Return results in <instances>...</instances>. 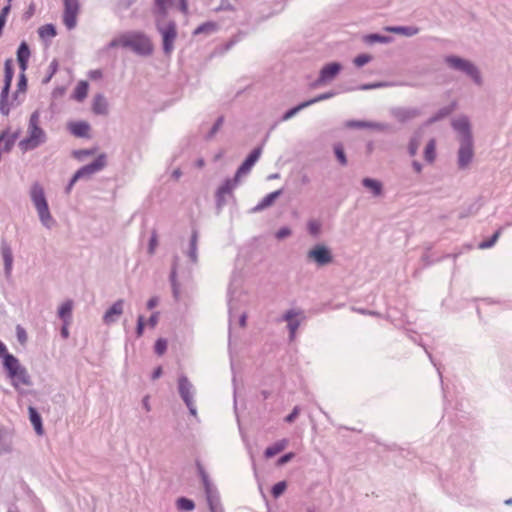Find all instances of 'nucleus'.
I'll use <instances>...</instances> for the list:
<instances>
[{
	"instance_id": "nucleus-27",
	"label": "nucleus",
	"mask_w": 512,
	"mask_h": 512,
	"mask_svg": "<svg viewBox=\"0 0 512 512\" xmlns=\"http://www.w3.org/2000/svg\"><path fill=\"white\" fill-rule=\"evenodd\" d=\"M361 184L364 188L369 190L374 197H380L384 193L383 183L375 178L364 177L361 180Z\"/></svg>"
},
{
	"instance_id": "nucleus-5",
	"label": "nucleus",
	"mask_w": 512,
	"mask_h": 512,
	"mask_svg": "<svg viewBox=\"0 0 512 512\" xmlns=\"http://www.w3.org/2000/svg\"><path fill=\"white\" fill-rule=\"evenodd\" d=\"M155 27L161 36L162 51L165 56H170L174 50V44L178 36L177 24L174 20H155Z\"/></svg>"
},
{
	"instance_id": "nucleus-35",
	"label": "nucleus",
	"mask_w": 512,
	"mask_h": 512,
	"mask_svg": "<svg viewBox=\"0 0 512 512\" xmlns=\"http://www.w3.org/2000/svg\"><path fill=\"white\" fill-rule=\"evenodd\" d=\"M92 111L95 115L108 114V102L103 94L98 93L94 96L92 102Z\"/></svg>"
},
{
	"instance_id": "nucleus-13",
	"label": "nucleus",
	"mask_w": 512,
	"mask_h": 512,
	"mask_svg": "<svg viewBox=\"0 0 512 512\" xmlns=\"http://www.w3.org/2000/svg\"><path fill=\"white\" fill-rule=\"evenodd\" d=\"M21 135V130L17 129L12 132L11 127L7 126L6 128L0 131V152L2 153H10L15 146L16 141L19 139Z\"/></svg>"
},
{
	"instance_id": "nucleus-31",
	"label": "nucleus",
	"mask_w": 512,
	"mask_h": 512,
	"mask_svg": "<svg viewBox=\"0 0 512 512\" xmlns=\"http://www.w3.org/2000/svg\"><path fill=\"white\" fill-rule=\"evenodd\" d=\"M74 302L67 299L58 307L57 316L62 322H72Z\"/></svg>"
},
{
	"instance_id": "nucleus-40",
	"label": "nucleus",
	"mask_w": 512,
	"mask_h": 512,
	"mask_svg": "<svg viewBox=\"0 0 512 512\" xmlns=\"http://www.w3.org/2000/svg\"><path fill=\"white\" fill-rule=\"evenodd\" d=\"M175 506L179 512H191L196 507L194 500L186 496L178 497L175 501Z\"/></svg>"
},
{
	"instance_id": "nucleus-60",
	"label": "nucleus",
	"mask_w": 512,
	"mask_h": 512,
	"mask_svg": "<svg viewBox=\"0 0 512 512\" xmlns=\"http://www.w3.org/2000/svg\"><path fill=\"white\" fill-rule=\"evenodd\" d=\"M16 89H18V92H22V94H25L27 92L28 78L26 76V73H19Z\"/></svg>"
},
{
	"instance_id": "nucleus-56",
	"label": "nucleus",
	"mask_w": 512,
	"mask_h": 512,
	"mask_svg": "<svg viewBox=\"0 0 512 512\" xmlns=\"http://www.w3.org/2000/svg\"><path fill=\"white\" fill-rule=\"evenodd\" d=\"M126 32L120 34L118 37L113 38L106 46L105 50L114 49L117 47L125 48Z\"/></svg>"
},
{
	"instance_id": "nucleus-38",
	"label": "nucleus",
	"mask_w": 512,
	"mask_h": 512,
	"mask_svg": "<svg viewBox=\"0 0 512 512\" xmlns=\"http://www.w3.org/2000/svg\"><path fill=\"white\" fill-rule=\"evenodd\" d=\"M423 157L424 160L428 164L434 163L437 157V151H436V140L434 138L430 139L427 144L425 145L424 151H423Z\"/></svg>"
},
{
	"instance_id": "nucleus-28",
	"label": "nucleus",
	"mask_w": 512,
	"mask_h": 512,
	"mask_svg": "<svg viewBox=\"0 0 512 512\" xmlns=\"http://www.w3.org/2000/svg\"><path fill=\"white\" fill-rule=\"evenodd\" d=\"M384 30L389 33H393V34H397V35H401V36H405V37H412L419 33L420 28L417 26L392 25V26L384 27Z\"/></svg>"
},
{
	"instance_id": "nucleus-12",
	"label": "nucleus",
	"mask_w": 512,
	"mask_h": 512,
	"mask_svg": "<svg viewBox=\"0 0 512 512\" xmlns=\"http://www.w3.org/2000/svg\"><path fill=\"white\" fill-rule=\"evenodd\" d=\"M457 164L459 169H465L474 157V139L459 141Z\"/></svg>"
},
{
	"instance_id": "nucleus-9",
	"label": "nucleus",
	"mask_w": 512,
	"mask_h": 512,
	"mask_svg": "<svg viewBox=\"0 0 512 512\" xmlns=\"http://www.w3.org/2000/svg\"><path fill=\"white\" fill-rule=\"evenodd\" d=\"M107 166V155L102 152L98 154L94 160L90 163L85 164L78 168L72 175L77 178V180L88 179L93 174L102 171Z\"/></svg>"
},
{
	"instance_id": "nucleus-47",
	"label": "nucleus",
	"mask_w": 512,
	"mask_h": 512,
	"mask_svg": "<svg viewBox=\"0 0 512 512\" xmlns=\"http://www.w3.org/2000/svg\"><path fill=\"white\" fill-rule=\"evenodd\" d=\"M308 234L313 238H318L322 233V223L317 219H309L306 224Z\"/></svg>"
},
{
	"instance_id": "nucleus-18",
	"label": "nucleus",
	"mask_w": 512,
	"mask_h": 512,
	"mask_svg": "<svg viewBox=\"0 0 512 512\" xmlns=\"http://www.w3.org/2000/svg\"><path fill=\"white\" fill-rule=\"evenodd\" d=\"M452 127L460 134L459 141L473 139L471 123L468 117L462 116L453 120Z\"/></svg>"
},
{
	"instance_id": "nucleus-39",
	"label": "nucleus",
	"mask_w": 512,
	"mask_h": 512,
	"mask_svg": "<svg viewBox=\"0 0 512 512\" xmlns=\"http://www.w3.org/2000/svg\"><path fill=\"white\" fill-rule=\"evenodd\" d=\"M308 102L302 101L299 102L297 105L290 107L287 109L280 117V122H285L290 119H292L294 116H296L300 111L304 110L305 108H308Z\"/></svg>"
},
{
	"instance_id": "nucleus-42",
	"label": "nucleus",
	"mask_w": 512,
	"mask_h": 512,
	"mask_svg": "<svg viewBox=\"0 0 512 512\" xmlns=\"http://www.w3.org/2000/svg\"><path fill=\"white\" fill-rule=\"evenodd\" d=\"M218 30V24L215 21H206L198 25L194 31L193 35H200V34H211L213 32H216Z\"/></svg>"
},
{
	"instance_id": "nucleus-17",
	"label": "nucleus",
	"mask_w": 512,
	"mask_h": 512,
	"mask_svg": "<svg viewBox=\"0 0 512 512\" xmlns=\"http://www.w3.org/2000/svg\"><path fill=\"white\" fill-rule=\"evenodd\" d=\"M175 0H153L151 12L155 20H166Z\"/></svg>"
},
{
	"instance_id": "nucleus-64",
	"label": "nucleus",
	"mask_w": 512,
	"mask_h": 512,
	"mask_svg": "<svg viewBox=\"0 0 512 512\" xmlns=\"http://www.w3.org/2000/svg\"><path fill=\"white\" fill-rule=\"evenodd\" d=\"M157 246H158V236H157L156 230H153L151 233V236L149 238V241H148V247H147L148 253L150 255L154 254Z\"/></svg>"
},
{
	"instance_id": "nucleus-16",
	"label": "nucleus",
	"mask_w": 512,
	"mask_h": 512,
	"mask_svg": "<svg viewBox=\"0 0 512 512\" xmlns=\"http://www.w3.org/2000/svg\"><path fill=\"white\" fill-rule=\"evenodd\" d=\"M391 115L400 123L404 124L420 115V110L415 107H393Z\"/></svg>"
},
{
	"instance_id": "nucleus-24",
	"label": "nucleus",
	"mask_w": 512,
	"mask_h": 512,
	"mask_svg": "<svg viewBox=\"0 0 512 512\" xmlns=\"http://www.w3.org/2000/svg\"><path fill=\"white\" fill-rule=\"evenodd\" d=\"M300 314V312L294 310V309H288L285 311V313L282 316V319L287 322V329L289 332V337L292 339L297 331V329L300 326V321L297 318V316Z\"/></svg>"
},
{
	"instance_id": "nucleus-14",
	"label": "nucleus",
	"mask_w": 512,
	"mask_h": 512,
	"mask_svg": "<svg viewBox=\"0 0 512 512\" xmlns=\"http://www.w3.org/2000/svg\"><path fill=\"white\" fill-rule=\"evenodd\" d=\"M0 252L3 259L4 275L9 281L12 278L14 256L10 244L5 240H1Z\"/></svg>"
},
{
	"instance_id": "nucleus-4",
	"label": "nucleus",
	"mask_w": 512,
	"mask_h": 512,
	"mask_svg": "<svg viewBox=\"0 0 512 512\" xmlns=\"http://www.w3.org/2000/svg\"><path fill=\"white\" fill-rule=\"evenodd\" d=\"M125 48L142 57H148L154 51L150 37L143 31H127Z\"/></svg>"
},
{
	"instance_id": "nucleus-26",
	"label": "nucleus",
	"mask_w": 512,
	"mask_h": 512,
	"mask_svg": "<svg viewBox=\"0 0 512 512\" xmlns=\"http://www.w3.org/2000/svg\"><path fill=\"white\" fill-rule=\"evenodd\" d=\"M457 108V102L452 101L450 104L441 107L438 109L431 117L428 118L426 123L428 125L434 124L436 122L442 121L449 117Z\"/></svg>"
},
{
	"instance_id": "nucleus-8",
	"label": "nucleus",
	"mask_w": 512,
	"mask_h": 512,
	"mask_svg": "<svg viewBox=\"0 0 512 512\" xmlns=\"http://www.w3.org/2000/svg\"><path fill=\"white\" fill-rule=\"evenodd\" d=\"M307 261L318 267L330 265L334 261V255L330 247L324 243H316L307 252Z\"/></svg>"
},
{
	"instance_id": "nucleus-46",
	"label": "nucleus",
	"mask_w": 512,
	"mask_h": 512,
	"mask_svg": "<svg viewBox=\"0 0 512 512\" xmlns=\"http://www.w3.org/2000/svg\"><path fill=\"white\" fill-rule=\"evenodd\" d=\"M14 74L15 68L13 60L11 58H8L4 61L3 83L12 85Z\"/></svg>"
},
{
	"instance_id": "nucleus-32",
	"label": "nucleus",
	"mask_w": 512,
	"mask_h": 512,
	"mask_svg": "<svg viewBox=\"0 0 512 512\" xmlns=\"http://www.w3.org/2000/svg\"><path fill=\"white\" fill-rule=\"evenodd\" d=\"M88 92L89 82L87 80H80L73 89L70 98L77 102H83L87 98Z\"/></svg>"
},
{
	"instance_id": "nucleus-6",
	"label": "nucleus",
	"mask_w": 512,
	"mask_h": 512,
	"mask_svg": "<svg viewBox=\"0 0 512 512\" xmlns=\"http://www.w3.org/2000/svg\"><path fill=\"white\" fill-rule=\"evenodd\" d=\"M343 65L339 61L324 64L318 73V77L309 84L310 89H317L332 82L341 73Z\"/></svg>"
},
{
	"instance_id": "nucleus-50",
	"label": "nucleus",
	"mask_w": 512,
	"mask_h": 512,
	"mask_svg": "<svg viewBox=\"0 0 512 512\" xmlns=\"http://www.w3.org/2000/svg\"><path fill=\"white\" fill-rule=\"evenodd\" d=\"M288 482L286 480H281L274 483L270 489L271 496L274 499L280 498L287 490Z\"/></svg>"
},
{
	"instance_id": "nucleus-55",
	"label": "nucleus",
	"mask_w": 512,
	"mask_h": 512,
	"mask_svg": "<svg viewBox=\"0 0 512 512\" xmlns=\"http://www.w3.org/2000/svg\"><path fill=\"white\" fill-rule=\"evenodd\" d=\"M373 60V56L369 53H360L356 55L353 59V64L357 68H362L366 64L370 63Z\"/></svg>"
},
{
	"instance_id": "nucleus-2",
	"label": "nucleus",
	"mask_w": 512,
	"mask_h": 512,
	"mask_svg": "<svg viewBox=\"0 0 512 512\" xmlns=\"http://www.w3.org/2000/svg\"><path fill=\"white\" fill-rule=\"evenodd\" d=\"M29 196L38 213L41 224L47 229H51L56 224V220L51 215L44 187L38 181L32 183Z\"/></svg>"
},
{
	"instance_id": "nucleus-36",
	"label": "nucleus",
	"mask_w": 512,
	"mask_h": 512,
	"mask_svg": "<svg viewBox=\"0 0 512 512\" xmlns=\"http://www.w3.org/2000/svg\"><path fill=\"white\" fill-rule=\"evenodd\" d=\"M169 282L171 285L172 295L175 300L179 299L180 296V284L177 279V263H174L171 266V270L169 273Z\"/></svg>"
},
{
	"instance_id": "nucleus-10",
	"label": "nucleus",
	"mask_w": 512,
	"mask_h": 512,
	"mask_svg": "<svg viewBox=\"0 0 512 512\" xmlns=\"http://www.w3.org/2000/svg\"><path fill=\"white\" fill-rule=\"evenodd\" d=\"M62 21L68 30L77 26L78 15L81 10L79 0H63Z\"/></svg>"
},
{
	"instance_id": "nucleus-15",
	"label": "nucleus",
	"mask_w": 512,
	"mask_h": 512,
	"mask_svg": "<svg viewBox=\"0 0 512 512\" xmlns=\"http://www.w3.org/2000/svg\"><path fill=\"white\" fill-rule=\"evenodd\" d=\"M67 130L71 135L77 138L89 139L91 138L90 131L91 125L85 120L70 121L67 123Z\"/></svg>"
},
{
	"instance_id": "nucleus-20",
	"label": "nucleus",
	"mask_w": 512,
	"mask_h": 512,
	"mask_svg": "<svg viewBox=\"0 0 512 512\" xmlns=\"http://www.w3.org/2000/svg\"><path fill=\"white\" fill-rule=\"evenodd\" d=\"M195 467L197 475L202 483L205 496L218 492L217 489L213 486L209 474L207 473L205 467L203 466L202 462L199 459L195 460Z\"/></svg>"
},
{
	"instance_id": "nucleus-25",
	"label": "nucleus",
	"mask_w": 512,
	"mask_h": 512,
	"mask_svg": "<svg viewBox=\"0 0 512 512\" xmlns=\"http://www.w3.org/2000/svg\"><path fill=\"white\" fill-rule=\"evenodd\" d=\"M28 418L33 426L35 433L38 436H42L45 432L43 426V419L38 409L32 405L28 406Z\"/></svg>"
},
{
	"instance_id": "nucleus-19",
	"label": "nucleus",
	"mask_w": 512,
	"mask_h": 512,
	"mask_svg": "<svg viewBox=\"0 0 512 512\" xmlns=\"http://www.w3.org/2000/svg\"><path fill=\"white\" fill-rule=\"evenodd\" d=\"M284 193V188L277 189L265 195L256 206L250 209V213H258L272 207L276 200Z\"/></svg>"
},
{
	"instance_id": "nucleus-52",
	"label": "nucleus",
	"mask_w": 512,
	"mask_h": 512,
	"mask_svg": "<svg viewBox=\"0 0 512 512\" xmlns=\"http://www.w3.org/2000/svg\"><path fill=\"white\" fill-rule=\"evenodd\" d=\"M98 151V146H94L86 149H78L72 152V156L78 161H83L85 157L95 155Z\"/></svg>"
},
{
	"instance_id": "nucleus-22",
	"label": "nucleus",
	"mask_w": 512,
	"mask_h": 512,
	"mask_svg": "<svg viewBox=\"0 0 512 512\" xmlns=\"http://www.w3.org/2000/svg\"><path fill=\"white\" fill-rule=\"evenodd\" d=\"M124 308V300L118 299L111 306L107 308L103 315V322L107 325L115 323L122 315Z\"/></svg>"
},
{
	"instance_id": "nucleus-61",
	"label": "nucleus",
	"mask_w": 512,
	"mask_h": 512,
	"mask_svg": "<svg viewBox=\"0 0 512 512\" xmlns=\"http://www.w3.org/2000/svg\"><path fill=\"white\" fill-rule=\"evenodd\" d=\"M419 148V140L416 136H412L408 142L407 146V152L411 157H414L417 155Z\"/></svg>"
},
{
	"instance_id": "nucleus-43",
	"label": "nucleus",
	"mask_w": 512,
	"mask_h": 512,
	"mask_svg": "<svg viewBox=\"0 0 512 512\" xmlns=\"http://www.w3.org/2000/svg\"><path fill=\"white\" fill-rule=\"evenodd\" d=\"M393 83L391 82H385V81H377V82H370V83H363L360 84L358 87L353 88H347L344 91H353V90H373L378 88H384V87H390Z\"/></svg>"
},
{
	"instance_id": "nucleus-62",
	"label": "nucleus",
	"mask_w": 512,
	"mask_h": 512,
	"mask_svg": "<svg viewBox=\"0 0 512 512\" xmlns=\"http://www.w3.org/2000/svg\"><path fill=\"white\" fill-rule=\"evenodd\" d=\"M292 235V229L289 226H282L275 232V238L282 241Z\"/></svg>"
},
{
	"instance_id": "nucleus-58",
	"label": "nucleus",
	"mask_w": 512,
	"mask_h": 512,
	"mask_svg": "<svg viewBox=\"0 0 512 512\" xmlns=\"http://www.w3.org/2000/svg\"><path fill=\"white\" fill-rule=\"evenodd\" d=\"M146 319L144 315L140 314L137 317L136 327H135V335L137 338H140L143 336L145 327H146Z\"/></svg>"
},
{
	"instance_id": "nucleus-63",
	"label": "nucleus",
	"mask_w": 512,
	"mask_h": 512,
	"mask_svg": "<svg viewBox=\"0 0 512 512\" xmlns=\"http://www.w3.org/2000/svg\"><path fill=\"white\" fill-rule=\"evenodd\" d=\"M13 102L9 101V98H0V114L8 116L10 114Z\"/></svg>"
},
{
	"instance_id": "nucleus-37",
	"label": "nucleus",
	"mask_w": 512,
	"mask_h": 512,
	"mask_svg": "<svg viewBox=\"0 0 512 512\" xmlns=\"http://www.w3.org/2000/svg\"><path fill=\"white\" fill-rule=\"evenodd\" d=\"M38 35L43 41L54 38L57 35V27L53 23H46L38 28Z\"/></svg>"
},
{
	"instance_id": "nucleus-33",
	"label": "nucleus",
	"mask_w": 512,
	"mask_h": 512,
	"mask_svg": "<svg viewBox=\"0 0 512 512\" xmlns=\"http://www.w3.org/2000/svg\"><path fill=\"white\" fill-rule=\"evenodd\" d=\"M240 179L241 178L235 173L232 178H225L216 190L220 193L233 196V191L238 186Z\"/></svg>"
},
{
	"instance_id": "nucleus-3",
	"label": "nucleus",
	"mask_w": 512,
	"mask_h": 512,
	"mask_svg": "<svg viewBox=\"0 0 512 512\" xmlns=\"http://www.w3.org/2000/svg\"><path fill=\"white\" fill-rule=\"evenodd\" d=\"M444 62L451 70L461 72L469 77L474 84L478 86L483 84L481 72L473 61L456 54H449L444 57Z\"/></svg>"
},
{
	"instance_id": "nucleus-51",
	"label": "nucleus",
	"mask_w": 512,
	"mask_h": 512,
	"mask_svg": "<svg viewBox=\"0 0 512 512\" xmlns=\"http://www.w3.org/2000/svg\"><path fill=\"white\" fill-rule=\"evenodd\" d=\"M224 121L225 117L223 115L218 116L213 125L211 126L210 130L204 136V139L206 141L212 140L223 126Z\"/></svg>"
},
{
	"instance_id": "nucleus-29",
	"label": "nucleus",
	"mask_w": 512,
	"mask_h": 512,
	"mask_svg": "<svg viewBox=\"0 0 512 512\" xmlns=\"http://www.w3.org/2000/svg\"><path fill=\"white\" fill-rule=\"evenodd\" d=\"M394 38L390 35L381 34L378 32L368 33L363 35L362 41L366 45H374V44H388L393 42Z\"/></svg>"
},
{
	"instance_id": "nucleus-41",
	"label": "nucleus",
	"mask_w": 512,
	"mask_h": 512,
	"mask_svg": "<svg viewBox=\"0 0 512 512\" xmlns=\"http://www.w3.org/2000/svg\"><path fill=\"white\" fill-rule=\"evenodd\" d=\"M207 501V506L210 512H225L223 506L220 501L219 493H213L211 495L205 496Z\"/></svg>"
},
{
	"instance_id": "nucleus-45",
	"label": "nucleus",
	"mask_w": 512,
	"mask_h": 512,
	"mask_svg": "<svg viewBox=\"0 0 512 512\" xmlns=\"http://www.w3.org/2000/svg\"><path fill=\"white\" fill-rule=\"evenodd\" d=\"M333 153L341 166H346L348 164V158L342 142H336L333 144Z\"/></svg>"
},
{
	"instance_id": "nucleus-53",
	"label": "nucleus",
	"mask_w": 512,
	"mask_h": 512,
	"mask_svg": "<svg viewBox=\"0 0 512 512\" xmlns=\"http://www.w3.org/2000/svg\"><path fill=\"white\" fill-rule=\"evenodd\" d=\"M58 70H59V62L57 59H53L48 66L47 74L41 81L42 84L43 85L48 84L51 81V79L54 77V75L58 72Z\"/></svg>"
},
{
	"instance_id": "nucleus-54",
	"label": "nucleus",
	"mask_w": 512,
	"mask_h": 512,
	"mask_svg": "<svg viewBox=\"0 0 512 512\" xmlns=\"http://www.w3.org/2000/svg\"><path fill=\"white\" fill-rule=\"evenodd\" d=\"M153 349H154V353L156 355L163 356L167 352V349H168L167 339L163 338V337L157 338L156 341L154 342Z\"/></svg>"
},
{
	"instance_id": "nucleus-21",
	"label": "nucleus",
	"mask_w": 512,
	"mask_h": 512,
	"mask_svg": "<svg viewBox=\"0 0 512 512\" xmlns=\"http://www.w3.org/2000/svg\"><path fill=\"white\" fill-rule=\"evenodd\" d=\"M344 126L348 129H372L376 131H384L387 128V124L384 123L358 119L347 120Z\"/></svg>"
},
{
	"instance_id": "nucleus-34",
	"label": "nucleus",
	"mask_w": 512,
	"mask_h": 512,
	"mask_svg": "<svg viewBox=\"0 0 512 512\" xmlns=\"http://www.w3.org/2000/svg\"><path fill=\"white\" fill-rule=\"evenodd\" d=\"M198 240H199V232L196 228H192L191 236L189 239V248L187 251V256L189 257L192 263H197L198 261Z\"/></svg>"
},
{
	"instance_id": "nucleus-44",
	"label": "nucleus",
	"mask_w": 512,
	"mask_h": 512,
	"mask_svg": "<svg viewBox=\"0 0 512 512\" xmlns=\"http://www.w3.org/2000/svg\"><path fill=\"white\" fill-rule=\"evenodd\" d=\"M31 57V48L27 41L22 40L16 50V61H29Z\"/></svg>"
},
{
	"instance_id": "nucleus-59",
	"label": "nucleus",
	"mask_w": 512,
	"mask_h": 512,
	"mask_svg": "<svg viewBox=\"0 0 512 512\" xmlns=\"http://www.w3.org/2000/svg\"><path fill=\"white\" fill-rule=\"evenodd\" d=\"M225 196L226 194L220 193L217 190L215 191V207L217 214H219L224 208V206L227 204Z\"/></svg>"
},
{
	"instance_id": "nucleus-23",
	"label": "nucleus",
	"mask_w": 512,
	"mask_h": 512,
	"mask_svg": "<svg viewBox=\"0 0 512 512\" xmlns=\"http://www.w3.org/2000/svg\"><path fill=\"white\" fill-rule=\"evenodd\" d=\"M193 385L189 381L188 377L184 374H181L178 377V392L185 404H189L190 401L193 400Z\"/></svg>"
},
{
	"instance_id": "nucleus-7",
	"label": "nucleus",
	"mask_w": 512,
	"mask_h": 512,
	"mask_svg": "<svg viewBox=\"0 0 512 512\" xmlns=\"http://www.w3.org/2000/svg\"><path fill=\"white\" fill-rule=\"evenodd\" d=\"M47 141V135L41 126H32L27 129V136L18 142L22 153L32 151Z\"/></svg>"
},
{
	"instance_id": "nucleus-11",
	"label": "nucleus",
	"mask_w": 512,
	"mask_h": 512,
	"mask_svg": "<svg viewBox=\"0 0 512 512\" xmlns=\"http://www.w3.org/2000/svg\"><path fill=\"white\" fill-rule=\"evenodd\" d=\"M263 151L262 145H258L254 147L244 158V160L241 162V164L237 167L235 173L240 178L244 175H247L251 169L254 167V165L258 162V160L261 157Z\"/></svg>"
},
{
	"instance_id": "nucleus-49",
	"label": "nucleus",
	"mask_w": 512,
	"mask_h": 512,
	"mask_svg": "<svg viewBox=\"0 0 512 512\" xmlns=\"http://www.w3.org/2000/svg\"><path fill=\"white\" fill-rule=\"evenodd\" d=\"M339 92L336 91V90H330V91H327V92H324V93H321V94H318L310 99H307L305 100V102H308V107L316 104V103H319L321 101H324V100H328V99H331L333 97H335L336 95H338Z\"/></svg>"
},
{
	"instance_id": "nucleus-48",
	"label": "nucleus",
	"mask_w": 512,
	"mask_h": 512,
	"mask_svg": "<svg viewBox=\"0 0 512 512\" xmlns=\"http://www.w3.org/2000/svg\"><path fill=\"white\" fill-rule=\"evenodd\" d=\"M502 230H503V227L498 228L491 236L482 240L478 244V247L480 249H489V248L493 247L496 244V242L498 241L499 237L501 236Z\"/></svg>"
},
{
	"instance_id": "nucleus-57",
	"label": "nucleus",
	"mask_w": 512,
	"mask_h": 512,
	"mask_svg": "<svg viewBox=\"0 0 512 512\" xmlns=\"http://www.w3.org/2000/svg\"><path fill=\"white\" fill-rule=\"evenodd\" d=\"M478 210H479V206H477L476 203H472L459 212L458 218L465 219L471 215H475L478 212Z\"/></svg>"
},
{
	"instance_id": "nucleus-1",
	"label": "nucleus",
	"mask_w": 512,
	"mask_h": 512,
	"mask_svg": "<svg viewBox=\"0 0 512 512\" xmlns=\"http://www.w3.org/2000/svg\"><path fill=\"white\" fill-rule=\"evenodd\" d=\"M0 359L6 377L10 380L11 385L18 389L20 384L31 386L33 383L31 377L19 359L8 351L6 344L0 340Z\"/></svg>"
},
{
	"instance_id": "nucleus-30",
	"label": "nucleus",
	"mask_w": 512,
	"mask_h": 512,
	"mask_svg": "<svg viewBox=\"0 0 512 512\" xmlns=\"http://www.w3.org/2000/svg\"><path fill=\"white\" fill-rule=\"evenodd\" d=\"M288 443L289 441L286 438L275 441L274 443L270 444L265 448L263 453L264 457L266 459H271L275 457L276 455H278L279 453L286 449Z\"/></svg>"
}]
</instances>
